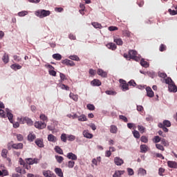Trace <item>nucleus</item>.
<instances>
[{"label":"nucleus","instance_id":"obj_1","mask_svg":"<svg viewBox=\"0 0 177 177\" xmlns=\"http://www.w3.org/2000/svg\"><path fill=\"white\" fill-rule=\"evenodd\" d=\"M6 111L7 113V115L5 114V111L0 109V117H1V118H6V117H8L10 122H11V124H13V114L12 113V112H10V110H9V109H6Z\"/></svg>","mask_w":177,"mask_h":177},{"label":"nucleus","instance_id":"obj_2","mask_svg":"<svg viewBox=\"0 0 177 177\" xmlns=\"http://www.w3.org/2000/svg\"><path fill=\"white\" fill-rule=\"evenodd\" d=\"M165 82L169 84L168 88H169V92H174V93L177 92L176 85H175V83L174 82V81L171 77L166 78L165 80Z\"/></svg>","mask_w":177,"mask_h":177},{"label":"nucleus","instance_id":"obj_3","mask_svg":"<svg viewBox=\"0 0 177 177\" xmlns=\"http://www.w3.org/2000/svg\"><path fill=\"white\" fill-rule=\"evenodd\" d=\"M35 15L40 19H44V17H46L50 15V11L46 10H39L35 12Z\"/></svg>","mask_w":177,"mask_h":177},{"label":"nucleus","instance_id":"obj_4","mask_svg":"<svg viewBox=\"0 0 177 177\" xmlns=\"http://www.w3.org/2000/svg\"><path fill=\"white\" fill-rule=\"evenodd\" d=\"M119 82L120 84V88H121L123 92H125L126 91H129V84L127 83V81L124 80L123 79H120Z\"/></svg>","mask_w":177,"mask_h":177},{"label":"nucleus","instance_id":"obj_5","mask_svg":"<svg viewBox=\"0 0 177 177\" xmlns=\"http://www.w3.org/2000/svg\"><path fill=\"white\" fill-rule=\"evenodd\" d=\"M19 122L21 124H27V125H29V127H31V125L34 124L32 120L28 117L21 118Z\"/></svg>","mask_w":177,"mask_h":177},{"label":"nucleus","instance_id":"obj_6","mask_svg":"<svg viewBox=\"0 0 177 177\" xmlns=\"http://www.w3.org/2000/svg\"><path fill=\"white\" fill-rule=\"evenodd\" d=\"M25 161L26 164H28V165H34V164H38L39 162V159L35 158H26L25 159Z\"/></svg>","mask_w":177,"mask_h":177},{"label":"nucleus","instance_id":"obj_7","mask_svg":"<svg viewBox=\"0 0 177 177\" xmlns=\"http://www.w3.org/2000/svg\"><path fill=\"white\" fill-rule=\"evenodd\" d=\"M138 55V52L135 50H130L129 51V55L130 56V59H132V60H136V62H138V59L136 56Z\"/></svg>","mask_w":177,"mask_h":177},{"label":"nucleus","instance_id":"obj_8","mask_svg":"<svg viewBox=\"0 0 177 177\" xmlns=\"http://www.w3.org/2000/svg\"><path fill=\"white\" fill-rule=\"evenodd\" d=\"M35 127L37 129H44V128H46V124L45 122L38 121L35 122Z\"/></svg>","mask_w":177,"mask_h":177},{"label":"nucleus","instance_id":"obj_9","mask_svg":"<svg viewBox=\"0 0 177 177\" xmlns=\"http://www.w3.org/2000/svg\"><path fill=\"white\" fill-rule=\"evenodd\" d=\"M62 64H66V66H69L70 67H74V66H75V63L68 59L62 60Z\"/></svg>","mask_w":177,"mask_h":177},{"label":"nucleus","instance_id":"obj_10","mask_svg":"<svg viewBox=\"0 0 177 177\" xmlns=\"http://www.w3.org/2000/svg\"><path fill=\"white\" fill-rule=\"evenodd\" d=\"M35 145H37V146L38 147H44V140L42 138H37L35 141Z\"/></svg>","mask_w":177,"mask_h":177},{"label":"nucleus","instance_id":"obj_11","mask_svg":"<svg viewBox=\"0 0 177 177\" xmlns=\"http://www.w3.org/2000/svg\"><path fill=\"white\" fill-rule=\"evenodd\" d=\"M66 157L67 158H68V160H72V161H77V155L74 154L72 152L68 153Z\"/></svg>","mask_w":177,"mask_h":177},{"label":"nucleus","instance_id":"obj_12","mask_svg":"<svg viewBox=\"0 0 177 177\" xmlns=\"http://www.w3.org/2000/svg\"><path fill=\"white\" fill-rule=\"evenodd\" d=\"M114 162H115V165H118V167H120V166L122 165V164H124V160H122L120 157H115L114 158Z\"/></svg>","mask_w":177,"mask_h":177},{"label":"nucleus","instance_id":"obj_13","mask_svg":"<svg viewBox=\"0 0 177 177\" xmlns=\"http://www.w3.org/2000/svg\"><path fill=\"white\" fill-rule=\"evenodd\" d=\"M12 149H15V150H21L24 147V145L21 142L13 144L12 145Z\"/></svg>","mask_w":177,"mask_h":177},{"label":"nucleus","instance_id":"obj_14","mask_svg":"<svg viewBox=\"0 0 177 177\" xmlns=\"http://www.w3.org/2000/svg\"><path fill=\"white\" fill-rule=\"evenodd\" d=\"M146 91H147V96H148V97H154V91H153L151 88L147 87Z\"/></svg>","mask_w":177,"mask_h":177},{"label":"nucleus","instance_id":"obj_15","mask_svg":"<svg viewBox=\"0 0 177 177\" xmlns=\"http://www.w3.org/2000/svg\"><path fill=\"white\" fill-rule=\"evenodd\" d=\"M167 167H169V168L177 169V162L176 161L168 160Z\"/></svg>","mask_w":177,"mask_h":177},{"label":"nucleus","instance_id":"obj_16","mask_svg":"<svg viewBox=\"0 0 177 177\" xmlns=\"http://www.w3.org/2000/svg\"><path fill=\"white\" fill-rule=\"evenodd\" d=\"M83 136L87 139H92V138H93V134L89 133L88 130H84L83 131Z\"/></svg>","mask_w":177,"mask_h":177},{"label":"nucleus","instance_id":"obj_17","mask_svg":"<svg viewBox=\"0 0 177 177\" xmlns=\"http://www.w3.org/2000/svg\"><path fill=\"white\" fill-rule=\"evenodd\" d=\"M48 142H53V143H55L57 142V138L53 134H49L48 136Z\"/></svg>","mask_w":177,"mask_h":177},{"label":"nucleus","instance_id":"obj_18","mask_svg":"<svg viewBox=\"0 0 177 177\" xmlns=\"http://www.w3.org/2000/svg\"><path fill=\"white\" fill-rule=\"evenodd\" d=\"M43 175L45 177H55V174L52 173L50 170L44 171Z\"/></svg>","mask_w":177,"mask_h":177},{"label":"nucleus","instance_id":"obj_19","mask_svg":"<svg viewBox=\"0 0 177 177\" xmlns=\"http://www.w3.org/2000/svg\"><path fill=\"white\" fill-rule=\"evenodd\" d=\"M97 73L98 75H100V77H103V78H106L107 77V72L103 71L102 69L99 68Z\"/></svg>","mask_w":177,"mask_h":177},{"label":"nucleus","instance_id":"obj_20","mask_svg":"<svg viewBox=\"0 0 177 177\" xmlns=\"http://www.w3.org/2000/svg\"><path fill=\"white\" fill-rule=\"evenodd\" d=\"M48 68H50L48 73L50 75H53V77H56V72L55 71V67L52 65H48Z\"/></svg>","mask_w":177,"mask_h":177},{"label":"nucleus","instance_id":"obj_21","mask_svg":"<svg viewBox=\"0 0 177 177\" xmlns=\"http://www.w3.org/2000/svg\"><path fill=\"white\" fill-rule=\"evenodd\" d=\"M91 85H93V86H100V85H102V82L97 79H94L91 81Z\"/></svg>","mask_w":177,"mask_h":177},{"label":"nucleus","instance_id":"obj_22","mask_svg":"<svg viewBox=\"0 0 177 177\" xmlns=\"http://www.w3.org/2000/svg\"><path fill=\"white\" fill-rule=\"evenodd\" d=\"M140 149L141 153H147L149 151V147L146 145H141Z\"/></svg>","mask_w":177,"mask_h":177},{"label":"nucleus","instance_id":"obj_23","mask_svg":"<svg viewBox=\"0 0 177 177\" xmlns=\"http://www.w3.org/2000/svg\"><path fill=\"white\" fill-rule=\"evenodd\" d=\"M106 47L108 49H111V50H115L117 49V45H115L114 43L107 44Z\"/></svg>","mask_w":177,"mask_h":177},{"label":"nucleus","instance_id":"obj_24","mask_svg":"<svg viewBox=\"0 0 177 177\" xmlns=\"http://www.w3.org/2000/svg\"><path fill=\"white\" fill-rule=\"evenodd\" d=\"M124 174H125V171L118 170L115 171L114 174L113 175V177H121V175H124Z\"/></svg>","mask_w":177,"mask_h":177},{"label":"nucleus","instance_id":"obj_25","mask_svg":"<svg viewBox=\"0 0 177 177\" xmlns=\"http://www.w3.org/2000/svg\"><path fill=\"white\" fill-rule=\"evenodd\" d=\"M21 67L22 66L20 64H12L10 66V68L12 70H15V71H17V70H21Z\"/></svg>","mask_w":177,"mask_h":177},{"label":"nucleus","instance_id":"obj_26","mask_svg":"<svg viewBox=\"0 0 177 177\" xmlns=\"http://www.w3.org/2000/svg\"><path fill=\"white\" fill-rule=\"evenodd\" d=\"M59 78H60L61 82H64V81H67L68 80L67 76L64 73H59Z\"/></svg>","mask_w":177,"mask_h":177},{"label":"nucleus","instance_id":"obj_27","mask_svg":"<svg viewBox=\"0 0 177 177\" xmlns=\"http://www.w3.org/2000/svg\"><path fill=\"white\" fill-rule=\"evenodd\" d=\"M55 172L57 176L63 177V171H62V169L57 167L55 169Z\"/></svg>","mask_w":177,"mask_h":177},{"label":"nucleus","instance_id":"obj_28","mask_svg":"<svg viewBox=\"0 0 177 177\" xmlns=\"http://www.w3.org/2000/svg\"><path fill=\"white\" fill-rule=\"evenodd\" d=\"M113 41L115 42L116 44H118L120 46H122V44H124V42L122 41V39L121 38L114 37Z\"/></svg>","mask_w":177,"mask_h":177},{"label":"nucleus","instance_id":"obj_29","mask_svg":"<svg viewBox=\"0 0 177 177\" xmlns=\"http://www.w3.org/2000/svg\"><path fill=\"white\" fill-rule=\"evenodd\" d=\"M69 97L74 100V102H78V95H75L73 93L69 94Z\"/></svg>","mask_w":177,"mask_h":177},{"label":"nucleus","instance_id":"obj_30","mask_svg":"<svg viewBox=\"0 0 177 177\" xmlns=\"http://www.w3.org/2000/svg\"><path fill=\"white\" fill-rule=\"evenodd\" d=\"M78 121L84 122V121H88V118H86V115L82 114L81 115L77 117Z\"/></svg>","mask_w":177,"mask_h":177},{"label":"nucleus","instance_id":"obj_31","mask_svg":"<svg viewBox=\"0 0 177 177\" xmlns=\"http://www.w3.org/2000/svg\"><path fill=\"white\" fill-rule=\"evenodd\" d=\"M68 59H71V60H74L75 62H80L81 60L78 55H70Z\"/></svg>","mask_w":177,"mask_h":177},{"label":"nucleus","instance_id":"obj_32","mask_svg":"<svg viewBox=\"0 0 177 177\" xmlns=\"http://www.w3.org/2000/svg\"><path fill=\"white\" fill-rule=\"evenodd\" d=\"M37 137L35 136V134L33 133H29L28 136V140L29 142H34V140Z\"/></svg>","mask_w":177,"mask_h":177},{"label":"nucleus","instance_id":"obj_33","mask_svg":"<svg viewBox=\"0 0 177 177\" xmlns=\"http://www.w3.org/2000/svg\"><path fill=\"white\" fill-rule=\"evenodd\" d=\"M59 87L61 88V89H63L64 91H70V87L62 83H59Z\"/></svg>","mask_w":177,"mask_h":177},{"label":"nucleus","instance_id":"obj_34","mask_svg":"<svg viewBox=\"0 0 177 177\" xmlns=\"http://www.w3.org/2000/svg\"><path fill=\"white\" fill-rule=\"evenodd\" d=\"M117 131H118V129L115 125H111V128H110L111 133H117Z\"/></svg>","mask_w":177,"mask_h":177},{"label":"nucleus","instance_id":"obj_35","mask_svg":"<svg viewBox=\"0 0 177 177\" xmlns=\"http://www.w3.org/2000/svg\"><path fill=\"white\" fill-rule=\"evenodd\" d=\"M55 159L59 164H62V162L64 161V158H63V156H60L57 155L55 156Z\"/></svg>","mask_w":177,"mask_h":177},{"label":"nucleus","instance_id":"obj_36","mask_svg":"<svg viewBox=\"0 0 177 177\" xmlns=\"http://www.w3.org/2000/svg\"><path fill=\"white\" fill-rule=\"evenodd\" d=\"M55 151H56L58 154H62L63 155V149H62V148H60V147L59 146H55V149H54Z\"/></svg>","mask_w":177,"mask_h":177},{"label":"nucleus","instance_id":"obj_37","mask_svg":"<svg viewBox=\"0 0 177 177\" xmlns=\"http://www.w3.org/2000/svg\"><path fill=\"white\" fill-rule=\"evenodd\" d=\"M2 60L3 63L6 64V63H9V55L5 53L3 56Z\"/></svg>","mask_w":177,"mask_h":177},{"label":"nucleus","instance_id":"obj_38","mask_svg":"<svg viewBox=\"0 0 177 177\" xmlns=\"http://www.w3.org/2000/svg\"><path fill=\"white\" fill-rule=\"evenodd\" d=\"M14 136H16L18 142H23V140L24 139V137H23V135L15 133Z\"/></svg>","mask_w":177,"mask_h":177},{"label":"nucleus","instance_id":"obj_39","mask_svg":"<svg viewBox=\"0 0 177 177\" xmlns=\"http://www.w3.org/2000/svg\"><path fill=\"white\" fill-rule=\"evenodd\" d=\"M140 65L142 67H145V68H147V67H149V62L145 61V59H141L140 61Z\"/></svg>","mask_w":177,"mask_h":177},{"label":"nucleus","instance_id":"obj_40","mask_svg":"<svg viewBox=\"0 0 177 177\" xmlns=\"http://www.w3.org/2000/svg\"><path fill=\"white\" fill-rule=\"evenodd\" d=\"M53 58L55 59V60H62V55L57 53L53 55Z\"/></svg>","mask_w":177,"mask_h":177},{"label":"nucleus","instance_id":"obj_41","mask_svg":"<svg viewBox=\"0 0 177 177\" xmlns=\"http://www.w3.org/2000/svg\"><path fill=\"white\" fill-rule=\"evenodd\" d=\"M159 128H162V131L164 132H168V129L167 128V127L164 126V124H162V123H159L158 124Z\"/></svg>","mask_w":177,"mask_h":177},{"label":"nucleus","instance_id":"obj_42","mask_svg":"<svg viewBox=\"0 0 177 177\" xmlns=\"http://www.w3.org/2000/svg\"><path fill=\"white\" fill-rule=\"evenodd\" d=\"M162 124L163 127H166L167 128H169V127H171V122H169V120H164Z\"/></svg>","mask_w":177,"mask_h":177},{"label":"nucleus","instance_id":"obj_43","mask_svg":"<svg viewBox=\"0 0 177 177\" xmlns=\"http://www.w3.org/2000/svg\"><path fill=\"white\" fill-rule=\"evenodd\" d=\"M75 165V162H74V160H69L68 162V168H74Z\"/></svg>","mask_w":177,"mask_h":177},{"label":"nucleus","instance_id":"obj_44","mask_svg":"<svg viewBox=\"0 0 177 177\" xmlns=\"http://www.w3.org/2000/svg\"><path fill=\"white\" fill-rule=\"evenodd\" d=\"M133 135L134 136V138H136V139H139V138H140V133H139V131L134 130L133 131Z\"/></svg>","mask_w":177,"mask_h":177},{"label":"nucleus","instance_id":"obj_45","mask_svg":"<svg viewBox=\"0 0 177 177\" xmlns=\"http://www.w3.org/2000/svg\"><path fill=\"white\" fill-rule=\"evenodd\" d=\"M138 129L140 132V133H145V131H146V128L141 125L138 126Z\"/></svg>","mask_w":177,"mask_h":177},{"label":"nucleus","instance_id":"obj_46","mask_svg":"<svg viewBox=\"0 0 177 177\" xmlns=\"http://www.w3.org/2000/svg\"><path fill=\"white\" fill-rule=\"evenodd\" d=\"M61 140L62 142H64V143H66V142H67V136L66 135V133H62L61 135Z\"/></svg>","mask_w":177,"mask_h":177},{"label":"nucleus","instance_id":"obj_47","mask_svg":"<svg viewBox=\"0 0 177 177\" xmlns=\"http://www.w3.org/2000/svg\"><path fill=\"white\" fill-rule=\"evenodd\" d=\"M1 156L3 158H6V157H8V150L7 149H3L1 151Z\"/></svg>","mask_w":177,"mask_h":177},{"label":"nucleus","instance_id":"obj_48","mask_svg":"<svg viewBox=\"0 0 177 177\" xmlns=\"http://www.w3.org/2000/svg\"><path fill=\"white\" fill-rule=\"evenodd\" d=\"M28 15V12L27 11H21L18 13V16L20 17H24V16H27Z\"/></svg>","mask_w":177,"mask_h":177},{"label":"nucleus","instance_id":"obj_49","mask_svg":"<svg viewBox=\"0 0 177 177\" xmlns=\"http://www.w3.org/2000/svg\"><path fill=\"white\" fill-rule=\"evenodd\" d=\"M86 107H87L88 110H90L91 111H93V110H95V105H93L92 104H88L86 105Z\"/></svg>","mask_w":177,"mask_h":177},{"label":"nucleus","instance_id":"obj_50","mask_svg":"<svg viewBox=\"0 0 177 177\" xmlns=\"http://www.w3.org/2000/svg\"><path fill=\"white\" fill-rule=\"evenodd\" d=\"M92 26H93L95 28H102V25L97 22H93Z\"/></svg>","mask_w":177,"mask_h":177},{"label":"nucleus","instance_id":"obj_51","mask_svg":"<svg viewBox=\"0 0 177 177\" xmlns=\"http://www.w3.org/2000/svg\"><path fill=\"white\" fill-rule=\"evenodd\" d=\"M146 174H147V172H146L145 169H142V168L139 169V170H138L139 175L145 176V175H146Z\"/></svg>","mask_w":177,"mask_h":177},{"label":"nucleus","instance_id":"obj_52","mask_svg":"<svg viewBox=\"0 0 177 177\" xmlns=\"http://www.w3.org/2000/svg\"><path fill=\"white\" fill-rule=\"evenodd\" d=\"M40 120L42 121H48V116H46L45 114L41 113L39 116Z\"/></svg>","mask_w":177,"mask_h":177},{"label":"nucleus","instance_id":"obj_53","mask_svg":"<svg viewBox=\"0 0 177 177\" xmlns=\"http://www.w3.org/2000/svg\"><path fill=\"white\" fill-rule=\"evenodd\" d=\"M159 50L160 52H164L165 50H167V46L165 44H160Z\"/></svg>","mask_w":177,"mask_h":177},{"label":"nucleus","instance_id":"obj_54","mask_svg":"<svg viewBox=\"0 0 177 177\" xmlns=\"http://www.w3.org/2000/svg\"><path fill=\"white\" fill-rule=\"evenodd\" d=\"M127 172L129 176H132V175H134L135 174V171H133V169L131 168H127Z\"/></svg>","mask_w":177,"mask_h":177},{"label":"nucleus","instance_id":"obj_55","mask_svg":"<svg viewBox=\"0 0 177 177\" xmlns=\"http://www.w3.org/2000/svg\"><path fill=\"white\" fill-rule=\"evenodd\" d=\"M168 12H169V13H170V15H171V16H175L176 15H177V11H176V10H171V8H169V9L168 10Z\"/></svg>","mask_w":177,"mask_h":177},{"label":"nucleus","instance_id":"obj_56","mask_svg":"<svg viewBox=\"0 0 177 177\" xmlns=\"http://www.w3.org/2000/svg\"><path fill=\"white\" fill-rule=\"evenodd\" d=\"M141 142H142L143 143H147V142H149V139L147 138V137L142 136L140 138Z\"/></svg>","mask_w":177,"mask_h":177},{"label":"nucleus","instance_id":"obj_57","mask_svg":"<svg viewBox=\"0 0 177 177\" xmlns=\"http://www.w3.org/2000/svg\"><path fill=\"white\" fill-rule=\"evenodd\" d=\"M153 142L154 143H158L161 142V138H160L158 136H155L153 138Z\"/></svg>","mask_w":177,"mask_h":177},{"label":"nucleus","instance_id":"obj_58","mask_svg":"<svg viewBox=\"0 0 177 177\" xmlns=\"http://www.w3.org/2000/svg\"><path fill=\"white\" fill-rule=\"evenodd\" d=\"M13 59L15 62H17V63H19V62H21V57H20V56L14 55Z\"/></svg>","mask_w":177,"mask_h":177},{"label":"nucleus","instance_id":"obj_59","mask_svg":"<svg viewBox=\"0 0 177 177\" xmlns=\"http://www.w3.org/2000/svg\"><path fill=\"white\" fill-rule=\"evenodd\" d=\"M120 120H122V121H124V122H128V118H127L126 116L120 115L119 116Z\"/></svg>","mask_w":177,"mask_h":177},{"label":"nucleus","instance_id":"obj_60","mask_svg":"<svg viewBox=\"0 0 177 177\" xmlns=\"http://www.w3.org/2000/svg\"><path fill=\"white\" fill-rule=\"evenodd\" d=\"M156 149H158V150H161L162 151H164V150H165L164 147L162 145H161L160 144H156Z\"/></svg>","mask_w":177,"mask_h":177},{"label":"nucleus","instance_id":"obj_61","mask_svg":"<svg viewBox=\"0 0 177 177\" xmlns=\"http://www.w3.org/2000/svg\"><path fill=\"white\" fill-rule=\"evenodd\" d=\"M128 84L129 86H136V82L133 80H130Z\"/></svg>","mask_w":177,"mask_h":177},{"label":"nucleus","instance_id":"obj_62","mask_svg":"<svg viewBox=\"0 0 177 177\" xmlns=\"http://www.w3.org/2000/svg\"><path fill=\"white\" fill-rule=\"evenodd\" d=\"M68 140H69L70 142H73V140L75 139V136H73V135H68L67 136Z\"/></svg>","mask_w":177,"mask_h":177},{"label":"nucleus","instance_id":"obj_63","mask_svg":"<svg viewBox=\"0 0 177 177\" xmlns=\"http://www.w3.org/2000/svg\"><path fill=\"white\" fill-rule=\"evenodd\" d=\"M164 172H165V169L160 167L158 169V174L160 175V176H162V174H164Z\"/></svg>","mask_w":177,"mask_h":177},{"label":"nucleus","instance_id":"obj_64","mask_svg":"<svg viewBox=\"0 0 177 177\" xmlns=\"http://www.w3.org/2000/svg\"><path fill=\"white\" fill-rule=\"evenodd\" d=\"M160 142L163 146H168V141H167L165 139L162 138L160 140Z\"/></svg>","mask_w":177,"mask_h":177}]
</instances>
